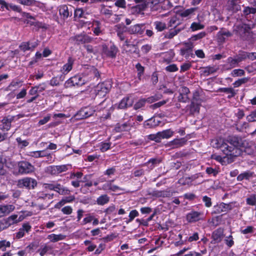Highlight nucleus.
<instances>
[{
    "instance_id": "f257e3e1",
    "label": "nucleus",
    "mask_w": 256,
    "mask_h": 256,
    "mask_svg": "<svg viewBox=\"0 0 256 256\" xmlns=\"http://www.w3.org/2000/svg\"><path fill=\"white\" fill-rule=\"evenodd\" d=\"M211 145L216 148H220L226 156L230 158L236 157L240 154L241 151L239 148H232L226 143L221 138H216L212 140Z\"/></svg>"
},
{
    "instance_id": "f03ea898",
    "label": "nucleus",
    "mask_w": 256,
    "mask_h": 256,
    "mask_svg": "<svg viewBox=\"0 0 256 256\" xmlns=\"http://www.w3.org/2000/svg\"><path fill=\"white\" fill-rule=\"evenodd\" d=\"M112 88V84L110 81H106L100 83L94 88V94L99 98L104 97Z\"/></svg>"
},
{
    "instance_id": "7ed1b4c3",
    "label": "nucleus",
    "mask_w": 256,
    "mask_h": 256,
    "mask_svg": "<svg viewBox=\"0 0 256 256\" xmlns=\"http://www.w3.org/2000/svg\"><path fill=\"white\" fill-rule=\"evenodd\" d=\"M86 82V78L80 75H76L72 77L65 82L66 87L78 86H81Z\"/></svg>"
},
{
    "instance_id": "20e7f679",
    "label": "nucleus",
    "mask_w": 256,
    "mask_h": 256,
    "mask_svg": "<svg viewBox=\"0 0 256 256\" xmlns=\"http://www.w3.org/2000/svg\"><path fill=\"white\" fill-rule=\"evenodd\" d=\"M18 172L22 174H28L33 172L34 167L28 162L22 161L18 163Z\"/></svg>"
},
{
    "instance_id": "39448f33",
    "label": "nucleus",
    "mask_w": 256,
    "mask_h": 256,
    "mask_svg": "<svg viewBox=\"0 0 256 256\" xmlns=\"http://www.w3.org/2000/svg\"><path fill=\"white\" fill-rule=\"evenodd\" d=\"M37 182L34 179L28 177L18 180V182L19 187H26L29 189L34 188Z\"/></svg>"
},
{
    "instance_id": "423d86ee",
    "label": "nucleus",
    "mask_w": 256,
    "mask_h": 256,
    "mask_svg": "<svg viewBox=\"0 0 256 256\" xmlns=\"http://www.w3.org/2000/svg\"><path fill=\"white\" fill-rule=\"evenodd\" d=\"M134 102V98L131 96L124 98L118 104L114 105V108L118 109H124L131 106Z\"/></svg>"
},
{
    "instance_id": "0eeeda50",
    "label": "nucleus",
    "mask_w": 256,
    "mask_h": 256,
    "mask_svg": "<svg viewBox=\"0 0 256 256\" xmlns=\"http://www.w3.org/2000/svg\"><path fill=\"white\" fill-rule=\"evenodd\" d=\"M232 36V34L228 30L223 28H221L216 36L218 44H223L226 40Z\"/></svg>"
},
{
    "instance_id": "6e6552de",
    "label": "nucleus",
    "mask_w": 256,
    "mask_h": 256,
    "mask_svg": "<svg viewBox=\"0 0 256 256\" xmlns=\"http://www.w3.org/2000/svg\"><path fill=\"white\" fill-rule=\"evenodd\" d=\"M203 216V212L192 210L186 214V219L189 222H194L202 220Z\"/></svg>"
},
{
    "instance_id": "1a4fd4ad",
    "label": "nucleus",
    "mask_w": 256,
    "mask_h": 256,
    "mask_svg": "<svg viewBox=\"0 0 256 256\" xmlns=\"http://www.w3.org/2000/svg\"><path fill=\"white\" fill-rule=\"evenodd\" d=\"M59 14L60 18L65 20L72 16V9L71 8H69L67 6L64 4L58 7Z\"/></svg>"
},
{
    "instance_id": "9d476101",
    "label": "nucleus",
    "mask_w": 256,
    "mask_h": 256,
    "mask_svg": "<svg viewBox=\"0 0 256 256\" xmlns=\"http://www.w3.org/2000/svg\"><path fill=\"white\" fill-rule=\"evenodd\" d=\"M92 30L94 36H98L102 34L104 30L102 22L97 20L92 21L91 25Z\"/></svg>"
},
{
    "instance_id": "9b49d317",
    "label": "nucleus",
    "mask_w": 256,
    "mask_h": 256,
    "mask_svg": "<svg viewBox=\"0 0 256 256\" xmlns=\"http://www.w3.org/2000/svg\"><path fill=\"white\" fill-rule=\"evenodd\" d=\"M74 40L77 44H80L90 42L92 38L84 34H81L76 36Z\"/></svg>"
},
{
    "instance_id": "f8f14e48",
    "label": "nucleus",
    "mask_w": 256,
    "mask_h": 256,
    "mask_svg": "<svg viewBox=\"0 0 256 256\" xmlns=\"http://www.w3.org/2000/svg\"><path fill=\"white\" fill-rule=\"evenodd\" d=\"M103 52L108 56L114 58L118 52V48L114 45L112 44L109 48L106 45L102 46Z\"/></svg>"
},
{
    "instance_id": "ddd939ff",
    "label": "nucleus",
    "mask_w": 256,
    "mask_h": 256,
    "mask_svg": "<svg viewBox=\"0 0 256 256\" xmlns=\"http://www.w3.org/2000/svg\"><path fill=\"white\" fill-rule=\"evenodd\" d=\"M15 206L12 204L0 205V218L12 212Z\"/></svg>"
},
{
    "instance_id": "4468645a",
    "label": "nucleus",
    "mask_w": 256,
    "mask_h": 256,
    "mask_svg": "<svg viewBox=\"0 0 256 256\" xmlns=\"http://www.w3.org/2000/svg\"><path fill=\"white\" fill-rule=\"evenodd\" d=\"M73 64L74 60L72 58L70 57L68 60L67 62L61 68L60 72L64 75L68 74L72 70Z\"/></svg>"
},
{
    "instance_id": "2eb2a0df",
    "label": "nucleus",
    "mask_w": 256,
    "mask_h": 256,
    "mask_svg": "<svg viewBox=\"0 0 256 256\" xmlns=\"http://www.w3.org/2000/svg\"><path fill=\"white\" fill-rule=\"evenodd\" d=\"M31 228L30 226L28 224H24L22 228H20L18 232L16 233L15 237L16 238H22L26 232H28Z\"/></svg>"
},
{
    "instance_id": "dca6fc26",
    "label": "nucleus",
    "mask_w": 256,
    "mask_h": 256,
    "mask_svg": "<svg viewBox=\"0 0 256 256\" xmlns=\"http://www.w3.org/2000/svg\"><path fill=\"white\" fill-rule=\"evenodd\" d=\"M95 110L92 108H85L81 110L78 114L81 116L82 118H85L92 116Z\"/></svg>"
},
{
    "instance_id": "f3484780",
    "label": "nucleus",
    "mask_w": 256,
    "mask_h": 256,
    "mask_svg": "<svg viewBox=\"0 0 256 256\" xmlns=\"http://www.w3.org/2000/svg\"><path fill=\"white\" fill-rule=\"evenodd\" d=\"M23 218L22 216H21L18 218V216L16 214H12L9 217H8L6 219H4L6 221V224H8V226L16 224L22 220Z\"/></svg>"
},
{
    "instance_id": "a211bd4d",
    "label": "nucleus",
    "mask_w": 256,
    "mask_h": 256,
    "mask_svg": "<svg viewBox=\"0 0 256 256\" xmlns=\"http://www.w3.org/2000/svg\"><path fill=\"white\" fill-rule=\"evenodd\" d=\"M193 46L192 44L188 46L186 48H181L180 50V54L184 56L186 58H188L190 56H192Z\"/></svg>"
},
{
    "instance_id": "6ab92c4d",
    "label": "nucleus",
    "mask_w": 256,
    "mask_h": 256,
    "mask_svg": "<svg viewBox=\"0 0 256 256\" xmlns=\"http://www.w3.org/2000/svg\"><path fill=\"white\" fill-rule=\"evenodd\" d=\"M228 207V205L222 202L214 206V211L212 212L214 214H220L222 212H225L227 210Z\"/></svg>"
},
{
    "instance_id": "aec40b11",
    "label": "nucleus",
    "mask_w": 256,
    "mask_h": 256,
    "mask_svg": "<svg viewBox=\"0 0 256 256\" xmlns=\"http://www.w3.org/2000/svg\"><path fill=\"white\" fill-rule=\"evenodd\" d=\"M196 10L197 8H192L184 10L180 12V16L182 18H190L194 14V12Z\"/></svg>"
},
{
    "instance_id": "412c9836",
    "label": "nucleus",
    "mask_w": 256,
    "mask_h": 256,
    "mask_svg": "<svg viewBox=\"0 0 256 256\" xmlns=\"http://www.w3.org/2000/svg\"><path fill=\"white\" fill-rule=\"evenodd\" d=\"M144 29L143 24H137L130 28V32L132 34H142L144 32Z\"/></svg>"
},
{
    "instance_id": "4be33fe9",
    "label": "nucleus",
    "mask_w": 256,
    "mask_h": 256,
    "mask_svg": "<svg viewBox=\"0 0 256 256\" xmlns=\"http://www.w3.org/2000/svg\"><path fill=\"white\" fill-rule=\"evenodd\" d=\"M22 86V82L18 80L12 81L8 86L6 88L7 91H15L20 88Z\"/></svg>"
},
{
    "instance_id": "5701e85b",
    "label": "nucleus",
    "mask_w": 256,
    "mask_h": 256,
    "mask_svg": "<svg viewBox=\"0 0 256 256\" xmlns=\"http://www.w3.org/2000/svg\"><path fill=\"white\" fill-rule=\"evenodd\" d=\"M181 30L182 28H172L169 32L165 34V38L169 39L172 38L178 34Z\"/></svg>"
},
{
    "instance_id": "b1692460",
    "label": "nucleus",
    "mask_w": 256,
    "mask_h": 256,
    "mask_svg": "<svg viewBox=\"0 0 256 256\" xmlns=\"http://www.w3.org/2000/svg\"><path fill=\"white\" fill-rule=\"evenodd\" d=\"M227 64L228 66L227 68V69H231L238 66L239 62H238V58L236 57L232 58L229 57L226 60Z\"/></svg>"
},
{
    "instance_id": "393cba45",
    "label": "nucleus",
    "mask_w": 256,
    "mask_h": 256,
    "mask_svg": "<svg viewBox=\"0 0 256 256\" xmlns=\"http://www.w3.org/2000/svg\"><path fill=\"white\" fill-rule=\"evenodd\" d=\"M227 144L232 148H238L239 142L238 138L236 136H229L227 140Z\"/></svg>"
},
{
    "instance_id": "a878e982",
    "label": "nucleus",
    "mask_w": 256,
    "mask_h": 256,
    "mask_svg": "<svg viewBox=\"0 0 256 256\" xmlns=\"http://www.w3.org/2000/svg\"><path fill=\"white\" fill-rule=\"evenodd\" d=\"M65 237L66 236L62 234H52L48 235L47 238L50 240V242H54L64 240Z\"/></svg>"
},
{
    "instance_id": "bb28decb",
    "label": "nucleus",
    "mask_w": 256,
    "mask_h": 256,
    "mask_svg": "<svg viewBox=\"0 0 256 256\" xmlns=\"http://www.w3.org/2000/svg\"><path fill=\"white\" fill-rule=\"evenodd\" d=\"M253 174L254 172H252L250 171L244 172L238 176L237 180L238 181H242L244 180H249L252 177Z\"/></svg>"
},
{
    "instance_id": "cd10ccee",
    "label": "nucleus",
    "mask_w": 256,
    "mask_h": 256,
    "mask_svg": "<svg viewBox=\"0 0 256 256\" xmlns=\"http://www.w3.org/2000/svg\"><path fill=\"white\" fill-rule=\"evenodd\" d=\"M174 134V132L170 129L164 130L158 132V136L162 138H168L172 137Z\"/></svg>"
},
{
    "instance_id": "c85d7f7f",
    "label": "nucleus",
    "mask_w": 256,
    "mask_h": 256,
    "mask_svg": "<svg viewBox=\"0 0 256 256\" xmlns=\"http://www.w3.org/2000/svg\"><path fill=\"white\" fill-rule=\"evenodd\" d=\"M159 121L156 122L154 118H151L144 122V124L146 128H151L157 126L158 124Z\"/></svg>"
},
{
    "instance_id": "c756f323",
    "label": "nucleus",
    "mask_w": 256,
    "mask_h": 256,
    "mask_svg": "<svg viewBox=\"0 0 256 256\" xmlns=\"http://www.w3.org/2000/svg\"><path fill=\"white\" fill-rule=\"evenodd\" d=\"M162 2L168 4H169V1L168 0H151V3L154 5L152 8L154 10H158V6L162 8Z\"/></svg>"
},
{
    "instance_id": "7c9ffc66",
    "label": "nucleus",
    "mask_w": 256,
    "mask_h": 256,
    "mask_svg": "<svg viewBox=\"0 0 256 256\" xmlns=\"http://www.w3.org/2000/svg\"><path fill=\"white\" fill-rule=\"evenodd\" d=\"M12 120L13 118L12 116H8L2 120V128L4 130H8L10 128Z\"/></svg>"
},
{
    "instance_id": "2f4dec72",
    "label": "nucleus",
    "mask_w": 256,
    "mask_h": 256,
    "mask_svg": "<svg viewBox=\"0 0 256 256\" xmlns=\"http://www.w3.org/2000/svg\"><path fill=\"white\" fill-rule=\"evenodd\" d=\"M110 201V197L107 194H102L96 200V202L98 205L103 206Z\"/></svg>"
},
{
    "instance_id": "473e14b6",
    "label": "nucleus",
    "mask_w": 256,
    "mask_h": 256,
    "mask_svg": "<svg viewBox=\"0 0 256 256\" xmlns=\"http://www.w3.org/2000/svg\"><path fill=\"white\" fill-rule=\"evenodd\" d=\"M186 142L184 138H176L172 140L170 143L171 145L175 147H180L184 146Z\"/></svg>"
},
{
    "instance_id": "72a5a7b5",
    "label": "nucleus",
    "mask_w": 256,
    "mask_h": 256,
    "mask_svg": "<svg viewBox=\"0 0 256 256\" xmlns=\"http://www.w3.org/2000/svg\"><path fill=\"white\" fill-rule=\"evenodd\" d=\"M54 191L58 192L60 194H66L69 192L66 188L59 184H56Z\"/></svg>"
},
{
    "instance_id": "f704fd0d",
    "label": "nucleus",
    "mask_w": 256,
    "mask_h": 256,
    "mask_svg": "<svg viewBox=\"0 0 256 256\" xmlns=\"http://www.w3.org/2000/svg\"><path fill=\"white\" fill-rule=\"evenodd\" d=\"M154 25L158 32H162L166 28V24L162 22L156 21L154 22Z\"/></svg>"
},
{
    "instance_id": "c9c22d12",
    "label": "nucleus",
    "mask_w": 256,
    "mask_h": 256,
    "mask_svg": "<svg viewBox=\"0 0 256 256\" xmlns=\"http://www.w3.org/2000/svg\"><path fill=\"white\" fill-rule=\"evenodd\" d=\"M180 24V22L178 18L176 16L171 18L168 22V27L170 28H178L177 26Z\"/></svg>"
},
{
    "instance_id": "e433bc0d",
    "label": "nucleus",
    "mask_w": 256,
    "mask_h": 256,
    "mask_svg": "<svg viewBox=\"0 0 256 256\" xmlns=\"http://www.w3.org/2000/svg\"><path fill=\"white\" fill-rule=\"evenodd\" d=\"M246 120L248 122H256V110L252 111L248 116H246Z\"/></svg>"
},
{
    "instance_id": "4c0bfd02",
    "label": "nucleus",
    "mask_w": 256,
    "mask_h": 256,
    "mask_svg": "<svg viewBox=\"0 0 256 256\" xmlns=\"http://www.w3.org/2000/svg\"><path fill=\"white\" fill-rule=\"evenodd\" d=\"M46 172L48 174L53 175L58 174V170L56 166H50L46 168Z\"/></svg>"
},
{
    "instance_id": "58836bf2",
    "label": "nucleus",
    "mask_w": 256,
    "mask_h": 256,
    "mask_svg": "<svg viewBox=\"0 0 256 256\" xmlns=\"http://www.w3.org/2000/svg\"><path fill=\"white\" fill-rule=\"evenodd\" d=\"M52 248L50 246L45 244L42 246L40 248L38 249V252L40 253V256H44V255L48 252L49 250H51Z\"/></svg>"
},
{
    "instance_id": "ea45409f",
    "label": "nucleus",
    "mask_w": 256,
    "mask_h": 256,
    "mask_svg": "<svg viewBox=\"0 0 256 256\" xmlns=\"http://www.w3.org/2000/svg\"><path fill=\"white\" fill-rule=\"evenodd\" d=\"M212 237L214 240L218 242L221 240V239L222 237V230H215L212 234Z\"/></svg>"
},
{
    "instance_id": "a19ab883",
    "label": "nucleus",
    "mask_w": 256,
    "mask_h": 256,
    "mask_svg": "<svg viewBox=\"0 0 256 256\" xmlns=\"http://www.w3.org/2000/svg\"><path fill=\"white\" fill-rule=\"evenodd\" d=\"M199 239L198 234L196 232H194L190 234L189 236L186 237V240L187 242H192L194 241H196Z\"/></svg>"
},
{
    "instance_id": "79ce46f5",
    "label": "nucleus",
    "mask_w": 256,
    "mask_h": 256,
    "mask_svg": "<svg viewBox=\"0 0 256 256\" xmlns=\"http://www.w3.org/2000/svg\"><path fill=\"white\" fill-rule=\"evenodd\" d=\"M114 180H110L104 184L102 187H98V189L100 190H104L106 192L110 191V188L112 182Z\"/></svg>"
},
{
    "instance_id": "37998d69",
    "label": "nucleus",
    "mask_w": 256,
    "mask_h": 256,
    "mask_svg": "<svg viewBox=\"0 0 256 256\" xmlns=\"http://www.w3.org/2000/svg\"><path fill=\"white\" fill-rule=\"evenodd\" d=\"M204 25L200 22H194L191 24L190 28L192 31L194 32L204 28Z\"/></svg>"
},
{
    "instance_id": "c03bdc74",
    "label": "nucleus",
    "mask_w": 256,
    "mask_h": 256,
    "mask_svg": "<svg viewBox=\"0 0 256 256\" xmlns=\"http://www.w3.org/2000/svg\"><path fill=\"white\" fill-rule=\"evenodd\" d=\"M16 140L18 144V146L21 148L28 146L29 144L28 140H23L20 138H17Z\"/></svg>"
},
{
    "instance_id": "a18cd8bd",
    "label": "nucleus",
    "mask_w": 256,
    "mask_h": 256,
    "mask_svg": "<svg viewBox=\"0 0 256 256\" xmlns=\"http://www.w3.org/2000/svg\"><path fill=\"white\" fill-rule=\"evenodd\" d=\"M10 242L6 240H2L0 241V250L2 251H5L7 248H10Z\"/></svg>"
},
{
    "instance_id": "49530a36",
    "label": "nucleus",
    "mask_w": 256,
    "mask_h": 256,
    "mask_svg": "<svg viewBox=\"0 0 256 256\" xmlns=\"http://www.w3.org/2000/svg\"><path fill=\"white\" fill-rule=\"evenodd\" d=\"M248 80V78H244L234 82L233 84V85L234 86V88H238L241 86L242 84L247 82Z\"/></svg>"
},
{
    "instance_id": "de8ad7c7",
    "label": "nucleus",
    "mask_w": 256,
    "mask_h": 256,
    "mask_svg": "<svg viewBox=\"0 0 256 256\" xmlns=\"http://www.w3.org/2000/svg\"><path fill=\"white\" fill-rule=\"evenodd\" d=\"M245 74L244 71L242 69H235L232 72V76L234 77L241 76Z\"/></svg>"
},
{
    "instance_id": "09e8293b",
    "label": "nucleus",
    "mask_w": 256,
    "mask_h": 256,
    "mask_svg": "<svg viewBox=\"0 0 256 256\" xmlns=\"http://www.w3.org/2000/svg\"><path fill=\"white\" fill-rule=\"evenodd\" d=\"M160 162V160L157 158H151L148 162V165L150 166V169H152L155 166L159 164Z\"/></svg>"
},
{
    "instance_id": "8fccbe9b",
    "label": "nucleus",
    "mask_w": 256,
    "mask_h": 256,
    "mask_svg": "<svg viewBox=\"0 0 256 256\" xmlns=\"http://www.w3.org/2000/svg\"><path fill=\"white\" fill-rule=\"evenodd\" d=\"M154 194L158 197H168L170 196V193L167 191H156Z\"/></svg>"
},
{
    "instance_id": "3c124183",
    "label": "nucleus",
    "mask_w": 256,
    "mask_h": 256,
    "mask_svg": "<svg viewBox=\"0 0 256 256\" xmlns=\"http://www.w3.org/2000/svg\"><path fill=\"white\" fill-rule=\"evenodd\" d=\"M74 16L78 18H85L86 13L82 8H77L74 11Z\"/></svg>"
},
{
    "instance_id": "603ef678",
    "label": "nucleus",
    "mask_w": 256,
    "mask_h": 256,
    "mask_svg": "<svg viewBox=\"0 0 256 256\" xmlns=\"http://www.w3.org/2000/svg\"><path fill=\"white\" fill-rule=\"evenodd\" d=\"M254 228L252 226H248L244 229L240 230V232L244 234H252L254 232Z\"/></svg>"
},
{
    "instance_id": "864d4df0",
    "label": "nucleus",
    "mask_w": 256,
    "mask_h": 256,
    "mask_svg": "<svg viewBox=\"0 0 256 256\" xmlns=\"http://www.w3.org/2000/svg\"><path fill=\"white\" fill-rule=\"evenodd\" d=\"M111 144L110 142H101L100 145V148L102 152H106L109 150Z\"/></svg>"
},
{
    "instance_id": "5fc2aeb1",
    "label": "nucleus",
    "mask_w": 256,
    "mask_h": 256,
    "mask_svg": "<svg viewBox=\"0 0 256 256\" xmlns=\"http://www.w3.org/2000/svg\"><path fill=\"white\" fill-rule=\"evenodd\" d=\"M222 92L230 94V95L228 96V98H232L236 94L234 89L232 88H223Z\"/></svg>"
},
{
    "instance_id": "6e6d98bb",
    "label": "nucleus",
    "mask_w": 256,
    "mask_h": 256,
    "mask_svg": "<svg viewBox=\"0 0 256 256\" xmlns=\"http://www.w3.org/2000/svg\"><path fill=\"white\" fill-rule=\"evenodd\" d=\"M256 12V9L254 8H250L248 6L245 7L243 10L244 14L247 16L250 14H255Z\"/></svg>"
},
{
    "instance_id": "4d7b16f0",
    "label": "nucleus",
    "mask_w": 256,
    "mask_h": 256,
    "mask_svg": "<svg viewBox=\"0 0 256 256\" xmlns=\"http://www.w3.org/2000/svg\"><path fill=\"white\" fill-rule=\"evenodd\" d=\"M30 47V43L29 42H24L20 46V49L23 52L31 50Z\"/></svg>"
},
{
    "instance_id": "13d9d810",
    "label": "nucleus",
    "mask_w": 256,
    "mask_h": 256,
    "mask_svg": "<svg viewBox=\"0 0 256 256\" xmlns=\"http://www.w3.org/2000/svg\"><path fill=\"white\" fill-rule=\"evenodd\" d=\"M138 216V212L134 210H132L130 214H129V219L128 220V222H131L133 220L136 216Z\"/></svg>"
},
{
    "instance_id": "bf43d9fd",
    "label": "nucleus",
    "mask_w": 256,
    "mask_h": 256,
    "mask_svg": "<svg viewBox=\"0 0 256 256\" xmlns=\"http://www.w3.org/2000/svg\"><path fill=\"white\" fill-rule=\"evenodd\" d=\"M246 202L248 204L251 206L255 205L256 203V197L254 195H252L246 198Z\"/></svg>"
},
{
    "instance_id": "052dcab7",
    "label": "nucleus",
    "mask_w": 256,
    "mask_h": 256,
    "mask_svg": "<svg viewBox=\"0 0 256 256\" xmlns=\"http://www.w3.org/2000/svg\"><path fill=\"white\" fill-rule=\"evenodd\" d=\"M236 57L238 58V62H240L247 58L246 52H242L240 53L238 56H236Z\"/></svg>"
},
{
    "instance_id": "680f3d73",
    "label": "nucleus",
    "mask_w": 256,
    "mask_h": 256,
    "mask_svg": "<svg viewBox=\"0 0 256 256\" xmlns=\"http://www.w3.org/2000/svg\"><path fill=\"white\" fill-rule=\"evenodd\" d=\"M114 4L116 6L121 8H125L126 7V2L125 0H115Z\"/></svg>"
},
{
    "instance_id": "e2e57ef3",
    "label": "nucleus",
    "mask_w": 256,
    "mask_h": 256,
    "mask_svg": "<svg viewBox=\"0 0 256 256\" xmlns=\"http://www.w3.org/2000/svg\"><path fill=\"white\" fill-rule=\"evenodd\" d=\"M40 150L28 152L27 155L34 158H40Z\"/></svg>"
},
{
    "instance_id": "0e129e2a",
    "label": "nucleus",
    "mask_w": 256,
    "mask_h": 256,
    "mask_svg": "<svg viewBox=\"0 0 256 256\" xmlns=\"http://www.w3.org/2000/svg\"><path fill=\"white\" fill-rule=\"evenodd\" d=\"M53 194H45L44 192H40L38 194V197L39 198L42 199H46L48 198L49 200L52 198Z\"/></svg>"
},
{
    "instance_id": "69168bd1",
    "label": "nucleus",
    "mask_w": 256,
    "mask_h": 256,
    "mask_svg": "<svg viewBox=\"0 0 256 256\" xmlns=\"http://www.w3.org/2000/svg\"><path fill=\"white\" fill-rule=\"evenodd\" d=\"M178 100L180 102H186L188 101V98L186 94L180 93L178 96Z\"/></svg>"
},
{
    "instance_id": "338daca9",
    "label": "nucleus",
    "mask_w": 256,
    "mask_h": 256,
    "mask_svg": "<svg viewBox=\"0 0 256 256\" xmlns=\"http://www.w3.org/2000/svg\"><path fill=\"white\" fill-rule=\"evenodd\" d=\"M166 70L170 72H174L178 70V68L175 64H170L166 68Z\"/></svg>"
},
{
    "instance_id": "774afa93",
    "label": "nucleus",
    "mask_w": 256,
    "mask_h": 256,
    "mask_svg": "<svg viewBox=\"0 0 256 256\" xmlns=\"http://www.w3.org/2000/svg\"><path fill=\"white\" fill-rule=\"evenodd\" d=\"M202 201L204 202L205 206L210 207L212 206L211 198L207 196H204L202 198Z\"/></svg>"
}]
</instances>
